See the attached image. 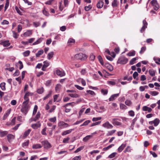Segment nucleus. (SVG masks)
Listing matches in <instances>:
<instances>
[{"instance_id":"obj_6","label":"nucleus","mask_w":160,"mask_h":160,"mask_svg":"<svg viewBox=\"0 0 160 160\" xmlns=\"http://www.w3.org/2000/svg\"><path fill=\"white\" fill-rule=\"evenodd\" d=\"M41 116V113L40 112H38L35 117L34 118H32L29 120L30 122L32 121H36L39 119Z\"/></svg>"},{"instance_id":"obj_18","label":"nucleus","mask_w":160,"mask_h":160,"mask_svg":"<svg viewBox=\"0 0 160 160\" xmlns=\"http://www.w3.org/2000/svg\"><path fill=\"white\" fill-rule=\"evenodd\" d=\"M7 137L8 140L9 142H11L12 140L13 139L15 138L14 136L12 134H8Z\"/></svg>"},{"instance_id":"obj_46","label":"nucleus","mask_w":160,"mask_h":160,"mask_svg":"<svg viewBox=\"0 0 160 160\" xmlns=\"http://www.w3.org/2000/svg\"><path fill=\"white\" fill-rule=\"evenodd\" d=\"M9 0H6V4L5 6L4 10L6 11L8 8L9 5Z\"/></svg>"},{"instance_id":"obj_9","label":"nucleus","mask_w":160,"mask_h":160,"mask_svg":"<svg viewBox=\"0 0 160 160\" xmlns=\"http://www.w3.org/2000/svg\"><path fill=\"white\" fill-rule=\"evenodd\" d=\"M58 126L61 128H64L68 127L69 125L66 123L61 122L59 123Z\"/></svg>"},{"instance_id":"obj_59","label":"nucleus","mask_w":160,"mask_h":160,"mask_svg":"<svg viewBox=\"0 0 160 160\" xmlns=\"http://www.w3.org/2000/svg\"><path fill=\"white\" fill-rule=\"evenodd\" d=\"M22 29V26L19 24L18 26V33L20 32Z\"/></svg>"},{"instance_id":"obj_61","label":"nucleus","mask_w":160,"mask_h":160,"mask_svg":"<svg viewBox=\"0 0 160 160\" xmlns=\"http://www.w3.org/2000/svg\"><path fill=\"white\" fill-rule=\"evenodd\" d=\"M18 64H19V69L20 70H21L23 68L22 63L21 61H18Z\"/></svg>"},{"instance_id":"obj_11","label":"nucleus","mask_w":160,"mask_h":160,"mask_svg":"<svg viewBox=\"0 0 160 160\" xmlns=\"http://www.w3.org/2000/svg\"><path fill=\"white\" fill-rule=\"evenodd\" d=\"M42 144L44 146L45 148H49L51 147V144L47 140L43 141L42 142Z\"/></svg>"},{"instance_id":"obj_5","label":"nucleus","mask_w":160,"mask_h":160,"mask_svg":"<svg viewBox=\"0 0 160 160\" xmlns=\"http://www.w3.org/2000/svg\"><path fill=\"white\" fill-rule=\"evenodd\" d=\"M102 126L106 129H110L113 128V126L109 122L107 121L102 125Z\"/></svg>"},{"instance_id":"obj_45","label":"nucleus","mask_w":160,"mask_h":160,"mask_svg":"<svg viewBox=\"0 0 160 160\" xmlns=\"http://www.w3.org/2000/svg\"><path fill=\"white\" fill-rule=\"evenodd\" d=\"M10 111L11 110L10 109L8 110L6 113L4 114V118H7L10 114Z\"/></svg>"},{"instance_id":"obj_13","label":"nucleus","mask_w":160,"mask_h":160,"mask_svg":"<svg viewBox=\"0 0 160 160\" xmlns=\"http://www.w3.org/2000/svg\"><path fill=\"white\" fill-rule=\"evenodd\" d=\"M0 44L3 46L4 47H6L10 45V43L9 41L6 40L4 41H1L0 42Z\"/></svg>"},{"instance_id":"obj_53","label":"nucleus","mask_w":160,"mask_h":160,"mask_svg":"<svg viewBox=\"0 0 160 160\" xmlns=\"http://www.w3.org/2000/svg\"><path fill=\"white\" fill-rule=\"evenodd\" d=\"M116 152H113L110 154L108 157V158H112L115 157L116 154Z\"/></svg>"},{"instance_id":"obj_30","label":"nucleus","mask_w":160,"mask_h":160,"mask_svg":"<svg viewBox=\"0 0 160 160\" xmlns=\"http://www.w3.org/2000/svg\"><path fill=\"white\" fill-rule=\"evenodd\" d=\"M52 93V91H50L43 98V100H45L48 98L51 95Z\"/></svg>"},{"instance_id":"obj_52","label":"nucleus","mask_w":160,"mask_h":160,"mask_svg":"<svg viewBox=\"0 0 160 160\" xmlns=\"http://www.w3.org/2000/svg\"><path fill=\"white\" fill-rule=\"evenodd\" d=\"M87 92L92 96H94L95 95V93L93 91L90 90H87Z\"/></svg>"},{"instance_id":"obj_17","label":"nucleus","mask_w":160,"mask_h":160,"mask_svg":"<svg viewBox=\"0 0 160 160\" xmlns=\"http://www.w3.org/2000/svg\"><path fill=\"white\" fill-rule=\"evenodd\" d=\"M104 2L102 1H99L97 4V6L98 8H101L103 6Z\"/></svg>"},{"instance_id":"obj_35","label":"nucleus","mask_w":160,"mask_h":160,"mask_svg":"<svg viewBox=\"0 0 160 160\" xmlns=\"http://www.w3.org/2000/svg\"><path fill=\"white\" fill-rule=\"evenodd\" d=\"M92 137V135H88L85 137L83 139V141L84 142H86L88 140H89L90 138H91Z\"/></svg>"},{"instance_id":"obj_20","label":"nucleus","mask_w":160,"mask_h":160,"mask_svg":"<svg viewBox=\"0 0 160 160\" xmlns=\"http://www.w3.org/2000/svg\"><path fill=\"white\" fill-rule=\"evenodd\" d=\"M32 34V31L28 30L27 32H25L23 35L25 37H29Z\"/></svg>"},{"instance_id":"obj_47","label":"nucleus","mask_w":160,"mask_h":160,"mask_svg":"<svg viewBox=\"0 0 160 160\" xmlns=\"http://www.w3.org/2000/svg\"><path fill=\"white\" fill-rule=\"evenodd\" d=\"M38 107L37 105H35L34 106V109L33 110V113H32V115H35L36 113L37 109H38Z\"/></svg>"},{"instance_id":"obj_44","label":"nucleus","mask_w":160,"mask_h":160,"mask_svg":"<svg viewBox=\"0 0 160 160\" xmlns=\"http://www.w3.org/2000/svg\"><path fill=\"white\" fill-rule=\"evenodd\" d=\"M92 6L91 5H89L88 6H86L85 7V10L86 11H88L92 8Z\"/></svg>"},{"instance_id":"obj_48","label":"nucleus","mask_w":160,"mask_h":160,"mask_svg":"<svg viewBox=\"0 0 160 160\" xmlns=\"http://www.w3.org/2000/svg\"><path fill=\"white\" fill-rule=\"evenodd\" d=\"M13 33V36L15 39L18 38V37L19 36V35L16 32L14 31H12Z\"/></svg>"},{"instance_id":"obj_33","label":"nucleus","mask_w":160,"mask_h":160,"mask_svg":"<svg viewBox=\"0 0 160 160\" xmlns=\"http://www.w3.org/2000/svg\"><path fill=\"white\" fill-rule=\"evenodd\" d=\"M68 95L72 98H78L79 96L76 93H69L68 94Z\"/></svg>"},{"instance_id":"obj_39","label":"nucleus","mask_w":160,"mask_h":160,"mask_svg":"<svg viewBox=\"0 0 160 160\" xmlns=\"http://www.w3.org/2000/svg\"><path fill=\"white\" fill-rule=\"evenodd\" d=\"M5 85V82L1 83L0 84V87L2 90H5L6 89Z\"/></svg>"},{"instance_id":"obj_51","label":"nucleus","mask_w":160,"mask_h":160,"mask_svg":"<svg viewBox=\"0 0 160 160\" xmlns=\"http://www.w3.org/2000/svg\"><path fill=\"white\" fill-rule=\"evenodd\" d=\"M84 148V147L81 146L78 148L75 151V153H77L80 151L82 149Z\"/></svg>"},{"instance_id":"obj_60","label":"nucleus","mask_w":160,"mask_h":160,"mask_svg":"<svg viewBox=\"0 0 160 160\" xmlns=\"http://www.w3.org/2000/svg\"><path fill=\"white\" fill-rule=\"evenodd\" d=\"M29 144V141H27L26 142H23L22 144V146L23 148L27 146Z\"/></svg>"},{"instance_id":"obj_37","label":"nucleus","mask_w":160,"mask_h":160,"mask_svg":"<svg viewBox=\"0 0 160 160\" xmlns=\"http://www.w3.org/2000/svg\"><path fill=\"white\" fill-rule=\"evenodd\" d=\"M138 59L137 58H135L132 59L130 61L129 63L131 65H133L135 63V61Z\"/></svg>"},{"instance_id":"obj_41","label":"nucleus","mask_w":160,"mask_h":160,"mask_svg":"<svg viewBox=\"0 0 160 160\" xmlns=\"http://www.w3.org/2000/svg\"><path fill=\"white\" fill-rule=\"evenodd\" d=\"M114 146V144H111L108 146V147H106L104 148H103V150L104 151H107L108 149H109L110 148H111L112 146Z\"/></svg>"},{"instance_id":"obj_56","label":"nucleus","mask_w":160,"mask_h":160,"mask_svg":"<svg viewBox=\"0 0 160 160\" xmlns=\"http://www.w3.org/2000/svg\"><path fill=\"white\" fill-rule=\"evenodd\" d=\"M42 12L46 16H48L49 15V13L45 10V8H44L42 10Z\"/></svg>"},{"instance_id":"obj_50","label":"nucleus","mask_w":160,"mask_h":160,"mask_svg":"<svg viewBox=\"0 0 160 160\" xmlns=\"http://www.w3.org/2000/svg\"><path fill=\"white\" fill-rule=\"evenodd\" d=\"M107 83L108 84L111 85H114L115 84L116 82L113 81H107Z\"/></svg>"},{"instance_id":"obj_34","label":"nucleus","mask_w":160,"mask_h":160,"mask_svg":"<svg viewBox=\"0 0 160 160\" xmlns=\"http://www.w3.org/2000/svg\"><path fill=\"white\" fill-rule=\"evenodd\" d=\"M104 107L103 106L98 107L97 108V111L99 112H102V110H104Z\"/></svg>"},{"instance_id":"obj_10","label":"nucleus","mask_w":160,"mask_h":160,"mask_svg":"<svg viewBox=\"0 0 160 160\" xmlns=\"http://www.w3.org/2000/svg\"><path fill=\"white\" fill-rule=\"evenodd\" d=\"M41 126V124L40 122L38 121L37 123L32 124L31 127L34 129H36Z\"/></svg>"},{"instance_id":"obj_57","label":"nucleus","mask_w":160,"mask_h":160,"mask_svg":"<svg viewBox=\"0 0 160 160\" xmlns=\"http://www.w3.org/2000/svg\"><path fill=\"white\" fill-rule=\"evenodd\" d=\"M120 108L121 109H126L127 108V107L124 104L121 103L120 105Z\"/></svg>"},{"instance_id":"obj_15","label":"nucleus","mask_w":160,"mask_h":160,"mask_svg":"<svg viewBox=\"0 0 160 160\" xmlns=\"http://www.w3.org/2000/svg\"><path fill=\"white\" fill-rule=\"evenodd\" d=\"M62 87V85H61L60 84L58 83L57 84L55 88L56 92H57L59 93Z\"/></svg>"},{"instance_id":"obj_22","label":"nucleus","mask_w":160,"mask_h":160,"mask_svg":"<svg viewBox=\"0 0 160 160\" xmlns=\"http://www.w3.org/2000/svg\"><path fill=\"white\" fill-rule=\"evenodd\" d=\"M8 133V132L6 131H2L0 130V136L3 137L6 135Z\"/></svg>"},{"instance_id":"obj_27","label":"nucleus","mask_w":160,"mask_h":160,"mask_svg":"<svg viewBox=\"0 0 160 160\" xmlns=\"http://www.w3.org/2000/svg\"><path fill=\"white\" fill-rule=\"evenodd\" d=\"M43 53V50H41L38 51L36 53V56L37 57H38L40 55H42Z\"/></svg>"},{"instance_id":"obj_31","label":"nucleus","mask_w":160,"mask_h":160,"mask_svg":"<svg viewBox=\"0 0 160 160\" xmlns=\"http://www.w3.org/2000/svg\"><path fill=\"white\" fill-rule=\"evenodd\" d=\"M31 131V129H28L24 132L23 136L25 137H27Z\"/></svg>"},{"instance_id":"obj_25","label":"nucleus","mask_w":160,"mask_h":160,"mask_svg":"<svg viewBox=\"0 0 160 160\" xmlns=\"http://www.w3.org/2000/svg\"><path fill=\"white\" fill-rule=\"evenodd\" d=\"M136 52L134 50H132L129 52L127 54V55L129 56H132L135 55Z\"/></svg>"},{"instance_id":"obj_43","label":"nucleus","mask_w":160,"mask_h":160,"mask_svg":"<svg viewBox=\"0 0 160 160\" xmlns=\"http://www.w3.org/2000/svg\"><path fill=\"white\" fill-rule=\"evenodd\" d=\"M149 93L153 96H155L158 94V92L155 91H150V92Z\"/></svg>"},{"instance_id":"obj_40","label":"nucleus","mask_w":160,"mask_h":160,"mask_svg":"<svg viewBox=\"0 0 160 160\" xmlns=\"http://www.w3.org/2000/svg\"><path fill=\"white\" fill-rule=\"evenodd\" d=\"M53 52H51L49 53L48 55V59H50L53 56Z\"/></svg>"},{"instance_id":"obj_58","label":"nucleus","mask_w":160,"mask_h":160,"mask_svg":"<svg viewBox=\"0 0 160 160\" xmlns=\"http://www.w3.org/2000/svg\"><path fill=\"white\" fill-rule=\"evenodd\" d=\"M43 63L44 64L43 65V66H44V67H46V68L49 65V62L47 61H44L43 62Z\"/></svg>"},{"instance_id":"obj_2","label":"nucleus","mask_w":160,"mask_h":160,"mask_svg":"<svg viewBox=\"0 0 160 160\" xmlns=\"http://www.w3.org/2000/svg\"><path fill=\"white\" fill-rule=\"evenodd\" d=\"M28 103H24L23 102L22 103V106L21 109V111L25 115L27 114L28 111L29 106Z\"/></svg>"},{"instance_id":"obj_3","label":"nucleus","mask_w":160,"mask_h":160,"mask_svg":"<svg viewBox=\"0 0 160 160\" xmlns=\"http://www.w3.org/2000/svg\"><path fill=\"white\" fill-rule=\"evenodd\" d=\"M74 58L77 59L84 60H85L87 58V57L85 54L82 53H79L75 54L74 56Z\"/></svg>"},{"instance_id":"obj_8","label":"nucleus","mask_w":160,"mask_h":160,"mask_svg":"<svg viewBox=\"0 0 160 160\" xmlns=\"http://www.w3.org/2000/svg\"><path fill=\"white\" fill-rule=\"evenodd\" d=\"M143 26L140 30V32L141 33L144 32L146 28H147L148 23L145 20L143 21Z\"/></svg>"},{"instance_id":"obj_28","label":"nucleus","mask_w":160,"mask_h":160,"mask_svg":"<svg viewBox=\"0 0 160 160\" xmlns=\"http://www.w3.org/2000/svg\"><path fill=\"white\" fill-rule=\"evenodd\" d=\"M137 119H138V118L137 117H136L135 118H134L133 119V120H132V123H131V126L132 127V129H133L134 124H135V122H136V121H137Z\"/></svg>"},{"instance_id":"obj_26","label":"nucleus","mask_w":160,"mask_h":160,"mask_svg":"<svg viewBox=\"0 0 160 160\" xmlns=\"http://www.w3.org/2000/svg\"><path fill=\"white\" fill-rule=\"evenodd\" d=\"M118 5V2L117 0H113L112 1V5L113 8L117 7Z\"/></svg>"},{"instance_id":"obj_12","label":"nucleus","mask_w":160,"mask_h":160,"mask_svg":"<svg viewBox=\"0 0 160 160\" xmlns=\"http://www.w3.org/2000/svg\"><path fill=\"white\" fill-rule=\"evenodd\" d=\"M56 74L58 76L62 77L64 76L65 74L64 71H61L59 69H57L56 71Z\"/></svg>"},{"instance_id":"obj_19","label":"nucleus","mask_w":160,"mask_h":160,"mask_svg":"<svg viewBox=\"0 0 160 160\" xmlns=\"http://www.w3.org/2000/svg\"><path fill=\"white\" fill-rule=\"evenodd\" d=\"M43 39V38H39L36 42L33 43L32 44V45H36L40 43L42 41Z\"/></svg>"},{"instance_id":"obj_21","label":"nucleus","mask_w":160,"mask_h":160,"mask_svg":"<svg viewBox=\"0 0 160 160\" xmlns=\"http://www.w3.org/2000/svg\"><path fill=\"white\" fill-rule=\"evenodd\" d=\"M42 147V145L40 144H36L33 145L32 148L34 149H38Z\"/></svg>"},{"instance_id":"obj_4","label":"nucleus","mask_w":160,"mask_h":160,"mask_svg":"<svg viewBox=\"0 0 160 160\" xmlns=\"http://www.w3.org/2000/svg\"><path fill=\"white\" fill-rule=\"evenodd\" d=\"M32 94L30 92H27L25 94L24 97V99L25 100V101L23 102V103H28V102L29 101V99L28 97L29 96H32Z\"/></svg>"},{"instance_id":"obj_7","label":"nucleus","mask_w":160,"mask_h":160,"mask_svg":"<svg viewBox=\"0 0 160 160\" xmlns=\"http://www.w3.org/2000/svg\"><path fill=\"white\" fill-rule=\"evenodd\" d=\"M159 122V120L158 118H156L153 121H150L149 122V123L151 125H152L153 124H154V126L156 127L158 125Z\"/></svg>"},{"instance_id":"obj_55","label":"nucleus","mask_w":160,"mask_h":160,"mask_svg":"<svg viewBox=\"0 0 160 160\" xmlns=\"http://www.w3.org/2000/svg\"><path fill=\"white\" fill-rule=\"evenodd\" d=\"M101 92L103 95H105L107 94L108 92V90L107 89H102L101 90Z\"/></svg>"},{"instance_id":"obj_64","label":"nucleus","mask_w":160,"mask_h":160,"mask_svg":"<svg viewBox=\"0 0 160 160\" xmlns=\"http://www.w3.org/2000/svg\"><path fill=\"white\" fill-rule=\"evenodd\" d=\"M75 86L77 89L80 90H82L84 89L82 87L78 85H75Z\"/></svg>"},{"instance_id":"obj_1","label":"nucleus","mask_w":160,"mask_h":160,"mask_svg":"<svg viewBox=\"0 0 160 160\" xmlns=\"http://www.w3.org/2000/svg\"><path fill=\"white\" fill-rule=\"evenodd\" d=\"M128 61V59L123 56L120 57L117 62V64H126Z\"/></svg>"},{"instance_id":"obj_23","label":"nucleus","mask_w":160,"mask_h":160,"mask_svg":"<svg viewBox=\"0 0 160 160\" xmlns=\"http://www.w3.org/2000/svg\"><path fill=\"white\" fill-rule=\"evenodd\" d=\"M126 146V145L122 144L118 149V151L119 152H121Z\"/></svg>"},{"instance_id":"obj_36","label":"nucleus","mask_w":160,"mask_h":160,"mask_svg":"<svg viewBox=\"0 0 160 160\" xmlns=\"http://www.w3.org/2000/svg\"><path fill=\"white\" fill-rule=\"evenodd\" d=\"M132 103V102L129 100H127L125 101V104L126 105L129 106H131Z\"/></svg>"},{"instance_id":"obj_38","label":"nucleus","mask_w":160,"mask_h":160,"mask_svg":"<svg viewBox=\"0 0 160 160\" xmlns=\"http://www.w3.org/2000/svg\"><path fill=\"white\" fill-rule=\"evenodd\" d=\"M116 131V130H113L108 132V133L107 134V136H111Z\"/></svg>"},{"instance_id":"obj_62","label":"nucleus","mask_w":160,"mask_h":160,"mask_svg":"<svg viewBox=\"0 0 160 160\" xmlns=\"http://www.w3.org/2000/svg\"><path fill=\"white\" fill-rule=\"evenodd\" d=\"M107 68L110 71H112L113 70V67L111 65H108L107 66Z\"/></svg>"},{"instance_id":"obj_16","label":"nucleus","mask_w":160,"mask_h":160,"mask_svg":"<svg viewBox=\"0 0 160 160\" xmlns=\"http://www.w3.org/2000/svg\"><path fill=\"white\" fill-rule=\"evenodd\" d=\"M74 129H70L68 130H67L63 132L62 134V135L64 136L68 134H69L71 132L74 131Z\"/></svg>"},{"instance_id":"obj_32","label":"nucleus","mask_w":160,"mask_h":160,"mask_svg":"<svg viewBox=\"0 0 160 160\" xmlns=\"http://www.w3.org/2000/svg\"><path fill=\"white\" fill-rule=\"evenodd\" d=\"M98 59L100 64L102 65H103L104 62H103L102 58L100 55H99L98 56Z\"/></svg>"},{"instance_id":"obj_42","label":"nucleus","mask_w":160,"mask_h":160,"mask_svg":"<svg viewBox=\"0 0 160 160\" xmlns=\"http://www.w3.org/2000/svg\"><path fill=\"white\" fill-rule=\"evenodd\" d=\"M30 51L29 50H27L23 52V54L24 57H27L30 54Z\"/></svg>"},{"instance_id":"obj_24","label":"nucleus","mask_w":160,"mask_h":160,"mask_svg":"<svg viewBox=\"0 0 160 160\" xmlns=\"http://www.w3.org/2000/svg\"><path fill=\"white\" fill-rule=\"evenodd\" d=\"M148 72L151 76H153L155 75V71L153 69H150L149 70Z\"/></svg>"},{"instance_id":"obj_14","label":"nucleus","mask_w":160,"mask_h":160,"mask_svg":"<svg viewBox=\"0 0 160 160\" xmlns=\"http://www.w3.org/2000/svg\"><path fill=\"white\" fill-rule=\"evenodd\" d=\"M119 93H117L112 95L109 98V101H112L115 99L119 95Z\"/></svg>"},{"instance_id":"obj_49","label":"nucleus","mask_w":160,"mask_h":160,"mask_svg":"<svg viewBox=\"0 0 160 160\" xmlns=\"http://www.w3.org/2000/svg\"><path fill=\"white\" fill-rule=\"evenodd\" d=\"M146 50V47H142L141 50L139 53L140 54H142Z\"/></svg>"},{"instance_id":"obj_63","label":"nucleus","mask_w":160,"mask_h":160,"mask_svg":"<svg viewBox=\"0 0 160 160\" xmlns=\"http://www.w3.org/2000/svg\"><path fill=\"white\" fill-rule=\"evenodd\" d=\"M153 6L154 7V9L156 11L158 10V8H159V6L158 3H157Z\"/></svg>"},{"instance_id":"obj_54","label":"nucleus","mask_w":160,"mask_h":160,"mask_svg":"<svg viewBox=\"0 0 160 160\" xmlns=\"http://www.w3.org/2000/svg\"><path fill=\"white\" fill-rule=\"evenodd\" d=\"M102 119V118L101 117H98L97 118H93L92 119V121L93 122H96L98 120H100Z\"/></svg>"},{"instance_id":"obj_29","label":"nucleus","mask_w":160,"mask_h":160,"mask_svg":"<svg viewBox=\"0 0 160 160\" xmlns=\"http://www.w3.org/2000/svg\"><path fill=\"white\" fill-rule=\"evenodd\" d=\"M44 91V89L42 87H41L37 89V92L38 93L41 94Z\"/></svg>"}]
</instances>
